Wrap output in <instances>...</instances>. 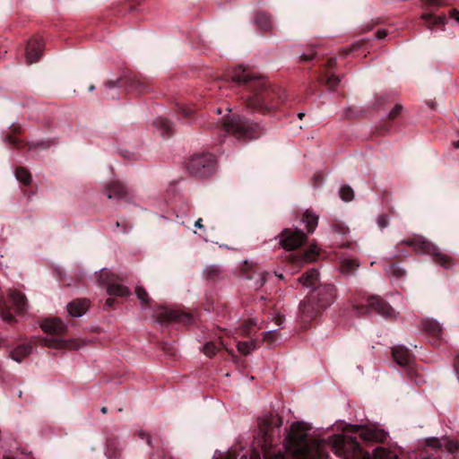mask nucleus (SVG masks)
<instances>
[{"mask_svg":"<svg viewBox=\"0 0 459 459\" xmlns=\"http://www.w3.org/2000/svg\"><path fill=\"white\" fill-rule=\"evenodd\" d=\"M30 352L31 346L28 344H22L11 351V358L16 362H21Z\"/></svg>","mask_w":459,"mask_h":459,"instance_id":"obj_19","label":"nucleus"},{"mask_svg":"<svg viewBox=\"0 0 459 459\" xmlns=\"http://www.w3.org/2000/svg\"><path fill=\"white\" fill-rule=\"evenodd\" d=\"M339 82L340 79L333 74L327 77L326 83L331 89L336 87L339 84Z\"/></svg>","mask_w":459,"mask_h":459,"instance_id":"obj_38","label":"nucleus"},{"mask_svg":"<svg viewBox=\"0 0 459 459\" xmlns=\"http://www.w3.org/2000/svg\"><path fill=\"white\" fill-rule=\"evenodd\" d=\"M255 78V75L241 66L235 69L232 74V80L238 82H247Z\"/></svg>","mask_w":459,"mask_h":459,"instance_id":"obj_21","label":"nucleus"},{"mask_svg":"<svg viewBox=\"0 0 459 459\" xmlns=\"http://www.w3.org/2000/svg\"><path fill=\"white\" fill-rule=\"evenodd\" d=\"M426 445L431 447H440L442 446L441 441L434 437L427 438Z\"/></svg>","mask_w":459,"mask_h":459,"instance_id":"obj_39","label":"nucleus"},{"mask_svg":"<svg viewBox=\"0 0 459 459\" xmlns=\"http://www.w3.org/2000/svg\"><path fill=\"white\" fill-rule=\"evenodd\" d=\"M422 18L426 21L428 26L430 28L432 25L444 24L445 17L442 16H435L430 13H426L422 15Z\"/></svg>","mask_w":459,"mask_h":459,"instance_id":"obj_27","label":"nucleus"},{"mask_svg":"<svg viewBox=\"0 0 459 459\" xmlns=\"http://www.w3.org/2000/svg\"><path fill=\"white\" fill-rule=\"evenodd\" d=\"M352 431L359 433V437L368 442H384L388 437L387 432L376 425H354Z\"/></svg>","mask_w":459,"mask_h":459,"instance_id":"obj_4","label":"nucleus"},{"mask_svg":"<svg viewBox=\"0 0 459 459\" xmlns=\"http://www.w3.org/2000/svg\"><path fill=\"white\" fill-rule=\"evenodd\" d=\"M424 329L433 336L439 338L442 334V326L441 325L434 320V319H428L424 321L423 323Z\"/></svg>","mask_w":459,"mask_h":459,"instance_id":"obj_22","label":"nucleus"},{"mask_svg":"<svg viewBox=\"0 0 459 459\" xmlns=\"http://www.w3.org/2000/svg\"><path fill=\"white\" fill-rule=\"evenodd\" d=\"M4 459H13V458H11V457H5V458H4Z\"/></svg>","mask_w":459,"mask_h":459,"instance_id":"obj_56","label":"nucleus"},{"mask_svg":"<svg viewBox=\"0 0 459 459\" xmlns=\"http://www.w3.org/2000/svg\"><path fill=\"white\" fill-rule=\"evenodd\" d=\"M10 299L17 312L23 311L26 307V298L23 293L19 290H13L10 293Z\"/></svg>","mask_w":459,"mask_h":459,"instance_id":"obj_18","label":"nucleus"},{"mask_svg":"<svg viewBox=\"0 0 459 459\" xmlns=\"http://www.w3.org/2000/svg\"><path fill=\"white\" fill-rule=\"evenodd\" d=\"M105 194L108 199L129 200L130 192L126 186L119 181H112L105 187Z\"/></svg>","mask_w":459,"mask_h":459,"instance_id":"obj_7","label":"nucleus"},{"mask_svg":"<svg viewBox=\"0 0 459 459\" xmlns=\"http://www.w3.org/2000/svg\"><path fill=\"white\" fill-rule=\"evenodd\" d=\"M451 17L455 20L457 22H459V12L458 11H455L454 10L452 13H451Z\"/></svg>","mask_w":459,"mask_h":459,"instance_id":"obj_45","label":"nucleus"},{"mask_svg":"<svg viewBox=\"0 0 459 459\" xmlns=\"http://www.w3.org/2000/svg\"><path fill=\"white\" fill-rule=\"evenodd\" d=\"M255 322L253 320H247L243 324L241 328L239 329L241 335H247L250 333L251 328L254 325Z\"/></svg>","mask_w":459,"mask_h":459,"instance_id":"obj_34","label":"nucleus"},{"mask_svg":"<svg viewBox=\"0 0 459 459\" xmlns=\"http://www.w3.org/2000/svg\"><path fill=\"white\" fill-rule=\"evenodd\" d=\"M304 116H305V113H304V112H300V113H299V114H298V117H299V118H300V119H301Z\"/></svg>","mask_w":459,"mask_h":459,"instance_id":"obj_50","label":"nucleus"},{"mask_svg":"<svg viewBox=\"0 0 459 459\" xmlns=\"http://www.w3.org/2000/svg\"><path fill=\"white\" fill-rule=\"evenodd\" d=\"M268 99L269 98L266 95H257L255 97L254 100H250L249 105L251 107H254V108H259L262 110H265V111H270V110L275 109L277 108V105L270 104L268 102Z\"/></svg>","mask_w":459,"mask_h":459,"instance_id":"obj_16","label":"nucleus"},{"mask_svg":"<svg viewBox=\"0 0 459 459\" xmlns=\"http://www.w3.org/2000/svg\"><path fill=\"white\" fill-rule=\"evenodd\" d=\"M155 126L160 131L163 136L169 135L172 132L171 123L163 117H158L154 121Z\"/></svg>","mask_w":459,"mask_h":459,"instance_id":"obj_23","label":"nucleus"},{"mask_svg":"<svg viewBox=\"0 0 459 459\" xmlns=\"http://www.w3.org/2000/svg\"><path fill=\"white\" fill-rule=\"evenodd\" d=\"M237 348L239 353L248 355L256 349V342L255 340L238 342L237 343Z\"/></svg>","mask_w":459,"mask_h":459,"instance_id":"obj_26","label":"nucleus"},{"mask_svg":"<svg viewBox=\"0 0 459 459\" xmlns=\"http://www.w3.org/2000/svg\"><path fill=\"white\" fill-rule=\"evenodd\" d=\"M15 177L17 180L23 184H29L31 178L30 172L23 168H19L15 170Z\"/></svg>","mask_w":459,"mask_h":459,"instance_id":"obj_28","label":"nucleus"},{"mask_svg":"<svg viewBox=\"0 0 459 459\" xmlns=\"http://www.w3.org/2000/svg\"><path fill=\"white\" fill-rule=\"evenodd\" d=\"M303 222L306 223L309 232H313L318 223V216L312 212L307 211L303 216Z\"/></svg>","mask_w":459,"mask_h":459,"instance_id":"obj_24","label":"nucleus"},{"mask_svg":"<svg viewBox=\"0 0 459 459\" xmlns=\"http://www.w3.org/2000/svg\"><path fill=\"white\" fill-rule=\"evenodd\" d=\"M42 52V42L39 39L29 41L26 48V58L29 64L38 62Z\"/></svg>","mask_w":459,"mask_h":459,"instance_id":"obj_12","label":"nucleus"},{"mask_svg":"<svg viewBox=\"0 0 459 459\" xmlns=\"http://www.w3.org/2000/svg\"><path fill=\"white\" fill-rule=\"evenodd\" d=\"M377 224L382 229L386 227L388 224L386 218H385L383 216L379 217L377 220Z\"/></svg>","mask_w":459,"mask_h":459,"instance_id":"obj_44","label":"nucleus"},{"mask_svg":"<svg viewBox=\"0 0 459 459\" xmlns=\"http://www.w3.org/2000/svg\"><path fill=\"white\" fill-rule=\"evenodd\" d=\"M204 273L207 278L212 279L221 273V268L217 265H211L205 268Z\"/></svg>","mask_w":459,"mask_h":459,"instance_id":"obj_32","label":"nucleus"},{"mask_svg":"<svg viewBox=\"0 0 459 459\" xmlns=\"http://www.w3.org/2000/svg\"><path fill=\"white\" fill-rule=\"evenodd\" d=\"M278 333V330L276 329H272V330H269L268 332H266L264 335V340L268 342H271V343H273L274 341L273 340V338L274 337V335H276Z\"/></svg>","mask_w":459,"mask_h":459,"instance_id":"obj_40","label":"nucleus"},{"mask_svg":"<svg viewBox=\"0 0 459 459\" xmlns=\"http://www.w3.org/2000/svg\"><path fill=\"white\" fill-rule=\"evenodd\" d=\"M255 24L262 30H268L272 27V22L270 17L262 13H258L255 15Z\"/></svg>","mask_w":459,"mask_h":459,"instance_id":"obj_25","label":"nucleus"},{"mask_svg":"<svg viewBox=\"0 0 459 459\" xmlns=\"http://www.w3.org/2000/svg\"><path fill=\"white\" fill-rule=\"evenodd\" d=\"M317 255H318V247L316 245H312L305 252L303 260L305 262H313L316 260V257Z\"/></svg>","mask_w":459,"mask_h":459,"instance_id":"obj_30","label":"nucleus"},{"mask_svg":"<svg viewBox=\"0 0 459 459\" xmlns=\"http://www.w3.org/2000/svg\"><path fill=\"white\" fill-rule=\"evenodd\" d=\"M340 196L345 202H350L354 197L353 190L350 186H342L340 189Z\"/></svg>","mask_w":459,"mask_h":459,"instance_id":"obj_31","label":"nucleus"},{"mask_svg":"<svg viewBox=\"0 0 459 459\" xmlns=\"http://www.w3.org/2000/svg\"><path fill=\"white\" fill-rule=\"evenodd\" d=\"M217 351V348L216 346L212 343V342H207L204 346V352L205 353L206 356L208 357H212L215 355Z\"/></svg>","mask_w":459,"mask_h":459,"instance_id":"obj_35","label":"nucleus"},{"mask_svg":"<svg viewBox=\"0 0 459 459\" xmlns=\"http://www.w3.org/2000/svg\"><path fill=\"white\" fill-rule=\"evenodd\" d=\"M106 304H107L108 306H112V304H113V299H110V298H109V299H108L106 300Z\"/></svg>","mask_w":459,"mask_h":459,"instance_id":"obj_49","label":"nucleus"},{"mask_svg":"<svg viewBox=\"0 0 459 459\" xmlns=\"http://www.w3.org/2000/svg\"><path fill=\"white\" fill-rule=\"evenodd\" d=\"M264 459H286L284 454L281 452L277 453H266L264 455Z\"/></svg>","mask_w":459,"mask_h":459,"instance_id":"obj_41","label":"nucleus"},{"mask_svg":"<svg viewBox=\"0 0 459 459\" xmlns=\"http://www.w3.org/2000/svg\"><path fill=\"white\" fill-rule=\"evenodd\" d=\"M305 234L298 230L286 229L281 235V245L286 250L296 249L306 241Z\"/></svg>","mask_w":459,"mask_h":459,"instance_id":"obj_5","label":"nucleus"},{"mask_svg":"<svg viewBox=\"0 0 459 459\" xmlns=\"http://www.w3.org/2000/svg\"><path fill=\"white\" fill-rule=\"evenodd\" d=\"M376 36H377V39H384L386 36V32L385 30H378L377 32Z\"/></svg>","mask_w":459,"mask_h":459,"instance_id":"obj_46","label":"nucleus"},{"mask_svg":"<svg viewBox=\"0 0 459 459\" xmlns=\"http://www.w3.org/2000/svg\"><path fill=\"white\" fill-rule=\"evenodd\" d=\"M89 307L86 299H76L67 305V311L73 317H80L84 315Z\"/></svg>","mask_w":459,"mask_h":459,"instance_id":"obj_13","label":"nucleus"},{"mask_svg":"<svg viewBox=\"0 0 459 459\" xmlns=\"http://www.w3.org/2000/svg\"><path fill=\"white\" fill-rule=\"evenodd\" d=\"M94 89H95V86H94V85H91V86L89 87V91H94Z\"/></svg>","mask_w":459,"mask_h":459,"instance_id":"obj_52","label":"nucleus"},{"mask_svg":"<svg viewBox=\"0 0 459 459\" xmlns=\"http://www.w3.org/2000/svg\"><path fill=\"white\" fill-rule=\"evenodd\" d=\"M419 243L421 245V251L422 252H431L435 255H437V261L444 267H448V262L450 260V257L447 255L442 254L440 252H437V247L432 244L430 241L422 239L420 240Z\"/></svg>","mask_w":459,"mask_h":459,"instance_id":"obj_11","label":"nucleus"},{"mask_svg":"<svg viewBox=\"0 0 459 459\" xmlns=\"http://www.w3.org/2000/svg\"><path fill=\"white\" fill-rule=\"evenodd\" d=\"M107 85H108L109 88H111V87H115V83H113V82H108Z\"/></svg>","mask_w":459,"mask_h":459,"instance_id":"obj_51","label":"nucleus"},{"mask_svg":"<svg viewBox=\"0 0 459 459\" xmlns=\"http://www.w3.org/2000/svg\"><path fill=\"white\" fill-rule=\"evenodd\" d=\"M214 168V159L212 155H198L192 157L187 163V169L195 175L207 177Z\"/></svg>","mask_w":459,"mask_h":459,"instance_id":"obj_3","label":"nucleus"},{"mask_svg":"<svg viewBox=\"0 0 459 459\" xmlns=\"http://www.w3.org/2000/svg\"><path fill=\"white\" fill-rule=\"evenodd\" d=\"M393 358L394 361L402 367L410 365L411 358L409 351L404 347H395L393 350Z\"/></svg>","mask_w":459,"mask_h":459,"instance_id":"obj_14","label":"nucleus"},{"mask_svg":"<svg viewBox=\"0 0 459 459\" xmlns=\"http://www.w3.org/2000/svg\"><path fill=\"white\" fill-rule=\"evenodd\" d=\"M401 108H402V107H401V106L396 105V106L393 108V110L390 112L389 117H390L391 118L395 117L400 113Z\"/></svg>","mask_w":459,"mask_h":459,"instance_id":"obj_43","label":"nucleus"},{"mask_svg":"<svg viewBox=\"0 0 459 459\" xmlns=\"http://www.w3.org/2000/svg\"><path fill=\"white\" fill-rule=\"evenodd\" d=\"M307 429L300 422L293 423L286 440L287 449L294 455V459H327V447L334 454L345 459H397L388 450L377 447L374 450V457L361 450L355 438L344 435H334L327 441L307 439Z\"/></svg>","mask_w":459,"mask_h":459,"instance_id":"obj_1","label":"nucleus"},{"mask_svg":"<svg viewBox=\"0 0 459 459\" xmlns=\"http://www.w3.org/2000/svg\"><path fill=\"white\" fill-rule=\"evenodd\" d=\"M223 128L226 133L236 135L237 137H255L259 126L248 120H244L240 117H231L223 123Z\"/></svg>","mask_w":459,"mask_h":459,"instance_id":"obj_2","label":"nucleus"},{"mask_svg":"<svg viewBox=\"0 0 459 459\" xmlns=\"http://www.w3.org/2000/svg\"><path fill=\"white\" fill-rule=\"evenodd\" d=\"M7 306L4 303L3 299L0 298V315L5 321H11L13 316L10 313L6 312Z\"/></svg>","mask_w":459,"mask_h":459,"instance_id":"obj_33","label":"nucleus"},{"mask_svg":"<svg viewBox=\"0 0 459 459\" xmlns=\"http://www.w3.org/2000/svg\"><path fill=\"white\" fill-rule=\"evenodd\" d=\"M354 264H355V263H354V262H349V263H348V266H349V267H352Z\"/></svg>","mask_w":459,"mask_h":459,"instance_id":"obj_54","label":"nucleus"},{"mask_svg":"<svg viewBox=\"0 0 459 459\" xmlns=\"http://www.w3.org/2000/svg\"><path fill=\"white\" fill-rule=\"evenodd\" d=\"M135 293H136L137 298L143 303H146L148 301V293L146 292V290L143 288H142L140 286L136 287Z\"/></svg>","mask_w":459,"mask_h":459,"instance_id":"obj_36","label":"nucleus"},{"mask_svg":"<svg viewBox=\"0 0 459 459\" xmlns=\"http://www.w3.org/2000/svg\"><path fill=\"white\" fill-rule=\"evenodd\" d=\"M454 144L456 149H459V141L455 142Z\"/></svg>","mask_w":459,"mask_h":459,"instance_id":"obj_53","label":"nucleus"},{"mask_svg":"<svg viewBox=\"0 0 459 459\" xmlns=\"http://www.w3.org/2000/svg\"><path fill=\"white\" fill-rule=\"evenodd\" d=\"M164 316L169 320L190 322V316H187V315H181V316H179L177 312L172 311V310L166 311L164 313Z\"/></svg>","mask_w":459,"mask_h":459,"instance_id":"obj_29","label":"nucleus"},{"mask_svg":"<svg viewBox=\"0 0 459 459\" xmlns=\"http://www.w3.org/2000/svg\"><path fill=\"white\" fill-rule=\"evenodd\" d=\"M195 227L197 228V229H203L204 228V225H203V220L202 219H198L195 222Z\"/></svg>","mask_w":459,"mask_h":459,"instance_id":"obj_47","label":"nucleus"},{"mask_svg":"<svg viewBox=\"0 0 459 459\" xmlns=\"http://www.w3.org/2000/svg\"><path fill=\"white\" fill-rule=\"evenodd\" d=\"M368 307L385 317H392L394 316V309L381 298L373 296L368 300Z\"/></svg>","mask_w":459,"mask_h":459,"instance_id":"obj_8","label":"nucleus"},{"mask_svg":"<svg viewBox=\"0 0 459 459\" xmlns=\"http://www.w3.org/2000/svg\"><path fill=\"white\" fill-rule=\"evenodd\" d=\"M318 275L316 269H311L299 277V281L307 288L313 287L318 281Z\"/></svg>","mask_w":459,"mask_h":459,"instance_id":"obj_17","label":"nucleus"},{"mask_svg":"<svg viewBox=\"0 0 459 459\" xmlns=\"http://www.w3.org/2000/svg\"><path fill=\"white\" fill-rule=\"evenodd\" d=\"M266 275H267L266 273H261L259 274V281L255 283L254 287L256 288V289L261 288L264 285V281H265V276Z\"/></svg>","mask_w":459,"mask_h":459,"instance_id":"obj_42","label":"nucleus"},{"mask_svg":"<svg viewBox=\"0 0 459 459\" xmlns=\"http://www.w3.org/2000/svg\"><path fill=\"white\" fill-rule=\"evenodd\" d=\"M43 342L47 347L54 349L77 348V346L73 345L72 341H63L56 338H46Z\"/></svg>","mask_w":459,"mask_h":459,"instance_id":"obj_20","label":"nucleus"},{"mask_svg":"<svg viewBox=\"0 0 459 459\" xmlns=\"http://www.w3.org/2000/svg\"><path fill=\"white\" fill-rule=\"evenodd\" d=\"M336 298L335 288L333 285H325L319 289L317 293L318 307L326 308L331 306Z\"/></svg>","mask_w":459,"mask_h":459,"instance_id":"obj_9","label":"nucleus"},{"mask_svg":"<svg viewBox=\"0 0 459 459\" xmlns=\"http://www.w3.org/2000/svg\"><path fill=\"white\" fill-rule=\"evenodd\" d=\"M118 276L108 273H102L100 275V283L107 286V292L109 295L125 297L130 291L127 287L119 284Z\"/></svg>","mask_w":459,"mask_h":459,"instance_id":"obj_6","label":"nucleus"},{"mask_svg":"<svg viewBox=\"0 0 459 459\" xmlns=\"http://www.w3.org/2000/svg\"><path fill=\"white\" fill-rule=\"evenodd\" d=\"M213 459H236L234 455L230 453V452H227V453H224V452H215L214 455H213Z\"/></svg>","mask_w":459,"mask_h":459,"instance_id":"obj_37","label":"nucleus"},{"mask_svg":"<svg viewBox=\"0 0 459 459\" xmlns=\"http://www.w3.org/2000/svg\"><path fill=\"white\" fill-rule=\"evenodd\" d=\"M101 411H102L103 413H106V412H107V409H106L105 407H103V408L101 409Z\"/></svg>","mask_w":459,"mask_h":459,"instance_id":"obj_55","label":"nucleus"},{"mask_svg":"<svg viewBox=\"0 0 459 459\" xmlns=\"http://www.w3.org/2000/svg\"><path fill=\"white\" fill-rule=\"evenodd\" d=\"M6 141H8L10 143H16V139L13 138V137L7 138Z\"/></svg>","mask_w":459,"mask_h":459,"instance_id":"obj_48","label":"nucleus"},{"mask_svg":"<svg viewBox=\"0 0 459 459\" xmlns=\"http://www.w3.org/2000/svg\"><path fill=\"white\" fill-rule=\"evenodd\" d=\"M320 309L321 307H318V304H315L310 299L308 300H303L299 304V311L305 318L316 316Z\"/></svg>","mask_w":459,"mask_h":459,"instance_id":"obj_15","label":"nucleus"},{"mask_svg":"<svg viewBox=\"0 0 459 459\" xmlns=\"http://www.w3.org/2000/svg\"><path fill=\"white\" fill-rule=\"evenodd\" d=\"M42 330L49 334H60L65 332L66 325L58 318H48L41 324Z\"/></svg>","mask_w":459,"mask_h":459,"instance_id":"obj_10","label":"nucleus"}]
</instances>
